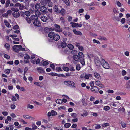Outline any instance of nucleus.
<instances>
[{"label": "nucleus", "instance_id": "35", "mask_svg": "<svg viewBox=\"0 0 130 130\" xmlns=\"http://www.w3.org/2000/svg\"><path fill=\"white\" fill-rule=\"evenodd\" d=\"M27 107L31 109H32L34 108V106L32 105L28 104L27 105Z\"/></svg>", "mask_w": 130, "mask_h": 130}, {"label": "nucleus", "instance_id": "49", "mask_svg": "<svg viewBox=\"0 0 130 130\" xmlns=\"http://www.w3.org/2000/svg\"><path fill=\"white\" fill-rule=\"evenodd\" d=\"M30 58V57L29 55H25L24 57V59H27V60H29Z\"/></svg>", "mask_w": 130, "mask_h": 130}, {"label": "nucleus", "instance_id": "55", "mask_svg": "<svg viewBox=\"0 0 130 130\" xmlns=\"http://www.w3.org/2000/svg\"><path fill=\"white\" fill-rule=\"evenodd\" d=\"M4 57L5 58H6L7 59H9L10 58V57L9 55L6 54H4Z\"/></svg>", "mask_w": 130, "mask_h": 130}, {"label": "nucleus", "instance_id": "44", "mask_svg": "<svg viewBox=\"0 0 130 130\" xmlns=\"http://www.w3.org/2000/svg\"><path fill=\"white\" fill-rule=\"evenodd\" d=\"M63 68L64 70L66 71H68L69 70V69L68 67H63Z\"/></svg>", "mask_w": 130, "mask_h": 130}, {"label": "nucleus", "instance_id": "39", "mask_svg": "<svg viewBox=\"0 0 130 130\" xmlns=\"http://www.w3.org/2000/svg\"><path fill=\"white\" fill-rule=\"evenodd\" d=\"M109 125L108 123H104L102 125V126L103 127H105L107 126H108Z\"/></svg>", "mask_w": 130, "mask_h": 130}, {"label": "nucleus", "instance_id": "25", "mask_svg": "<svg viewBox=\"0 0 130 130\" xmlns=\"http://www.w3.org/2000/svg\"><path fill=\"white\" fill-rule=\"evenodd\" d=\"M68 47L70 49L72 50L74 48V46L72 44H70L68 45Z\"/></svg>", "mask_w": 130, "mask_h": 130}, {"label": "nucleus", "instance_id": "48", "mask_svg": "<svg viewBox=\"0 0 130 130\" xmlns=\"http://www.w3.org/2000/svg\"><path fill=\"white\" fill-rule=\"evenodd\" d=\"M48 62L46 61H44L42 63V65L43 66H46L48 64Z\"/></svg>", "mask_w": 130, "mask_h": 130}, {"label": "nucleus", "instance_id": "9", "mask_svg": "<svg viewBox=\"0 0 130 130\" xmlns=\"http://www.w3.org/2000/svg\"><path fill=\"white\" fill-rule=\"evenodd\" d=\"M54 11L57 13H60V10L58 9V6L57 5H55L54 7Z\"/></svg>", "mask_w": 130, "mask_h": 130}, {"label": "nucleus", "instance_id": "37", "mask_svg": "<svg viewBox=\"0 0 130 130\" xmlns=\"http://www.w3.org/2000/svg\"><path fill=\"white\" fill-rule=\"evenodd\" d=\"M104 109L105 111H108L110 109V108L109 106H106L104 107Z\"/></svg>", "mask_w": 130, "mask_h": 130}, {"label": "nucleus", "instance_id": "47", "mask_svg": "<svg viewBox=\"0 0 130 130\" xmlns=\"http://www.w3.org/2000/svg\"><path fill=\"white\" fill-rule=\"evenodd\" d=\"M32 130H34L37 128V127L34 124H32Z\"/></svg>", "mask_w": 130, "mask_h": 130}, {"label": "nucleus", "instance_id": "26", "mask_svg": "<svg viewBox=\"0 0 130 130\" xmlns=\"http://www.w3.org/2000/svg\"><path fill=\"white\" fill-rule=\"evenodd\" d=\"M121 124L122 127L123 128H124L126 127V123L123 121H121Z\"/></svg>", "mask_w": 130, "mask_h": 130}, {"label": "nucleus", "instance_id": "28", "mask_svg": "<svg viewBox=\"0 0 130 130\" xmlns=\"http://www.w3.org/2000/svg\"><path fill=\"white\" fill-rule=\"evenodd\" d=\"M71 124L70 123H66L64 125V127L66 128H69L71 126Z\"/></svg>", "mask_w": 130, "mask_h": 130}, {"label": "nucleus", "instance_id": "36", "mask_svg": "<svg viewBox=\"0 0 130 130\" xmlns=\"http://www.w3.org/2000/svg\"><path fill=\"white\" fill-rule=\"evenodd\" d=\"M25 14L27 16H29L30 15V12L28 11H25Z\"/></svg>", "mask_w": 130, "mask_h": 130}, {"label": "nucleus", "instance_id": "24", "mask_svg": "<svg viewBox=\"0 0 130 130\" xmlns=\"http://www.w3.org/2000/svg\"><path fill=\"white\" fill-rule=\"evenodd\" d=\"M70 23L71 24H72L71 26L72 27H77V23L71 22H70Z\"/></svg>", "mask_w": 130, "mask_h": 130}, {"label": "nucleus", "instance_id": "45", "mask_svg": "<svg viewBox=\"0 0 130 130\" xmlns=\"http://www.w3.org/2000/svg\"><path fill=\"white\" fill-rule=\"evenodd\" d=\"M60 12L62 15H63L65 12V10L64 9L62 8L60 11Z\"/></svg>", "mask_w": 130, "mask_h": 130}, {"label": "nucleus", "instance_id": "58", "mask_svg": "<svg viewBox=\"0 0 130 130\" xmlns=\"http://www.w3.org/2000/svg\"><path fill=\"white\" fill-rule=\"evenodd\" d=\"M19 26L18 25H16L13 26V29H18Z\"/></svg>", "mask_w": 130, "mask_h": 130}, {"label": "nucleus", "instance_id": "3", "mask_svg": "<svg viewBox=\"0 0 130 130\" xmlns=\"http://www.w3.org/2000/svg\"><path fill=\"white\" fill-rule=\"evenodd\" d=\"M101 64L102 66L105 69H108L110 68L109 65L108 63L105 61L104 59H102L101 60Z\"/></svg>", "mask_w": 130, "mask_h": 130}, {"label": "nucleus", "instance_id": "52", "mask_svg": "<svg viewBox=\"0 0 130 130\" xmlns=\"http://www.w3.org/2000/svg\"><path fill=\"white\" fill-rule=\"evenodd\" d=\"M64 2L68 6H69L70 4L69 2V0H65Z\"/></svg>", "mask_w": 130, "mask_h": 130}, {"label": "nucleus", "instance_id": "21", "mask_svg": "<svg viewBox=\"0 0 130 130\" xmlns=\"http://www.w3.org/2000/svg\"><path fill=\"white\" fill-rule=\"evenodd\" d=\"M67 45V44L66 42L63 41L62 42L61 44V46L63 48L65 47Z\"/></svg>", "mask_w": 130, "mask_h": 130}, {"label": "nucleus", "instance_id": "30", "mask_svg": "<svg viewBox=\"0 0 130 130\" xmlns=\"http://www.w3.org/2000/svg\"><path fill=\"white\" fill-rule=\"evenodd\" d=\"M48 74L53 76H57V74L55 73L52 72L48 73Z\"/></svg>", "mask_w": 130, "mask_h": 130}, {"label": "nucleus", "instance_id": "42", "mask_svg": "<svg viewBox=\"0 0 130 130\" xmlns=\"http://www.w3.org/2000/svg\"><path fill=\"white\" fill-rule=\"evenodd\" d=\"M51 115L52 116H53L56 115L57 114V113L54 110H52L51 111Z\"/></svg>", "mask_w": 130, "mask_h": 130}, {"label": "nucleus", "instance_id": "57", "mask_svg": "<svg viewBox=\"0 0 130 130\" xmlns=\"http://www.w3.org/2000/svg\"><path fill=\"white\" fill-rule=\"evenodd\" d=\"M71 115L74 118H75L77 116V114L75 113H72Z\"/></svg>", "mask_w": 130, "mask_h": 130}, {"label": "nucleus", "instance_id": "16", "mask_svg": "<svg viewBox=\"0 0 130 130\" xmlns=\"http://www.w3.org/2000/svg\"><path fill=\"white\" fill-rule=\"evenodd\" d=\"M37 69L38 71H39L41 73H44L45 72L43 68L42 67H38L37 68Z\"/></svg>", "mask_w": 130, "mask_h": 130}, {"label": "nucleus", "instance_id": "8", "mask_svg": "<svg viewBox=\"0 0 130 130\" xmlns=\"http://www.w3.org/2000/svg\"><path fill=\"white\" fill-rule=\"evenodd\" d=\"M18 10L16 11H14L12 13V15L15 18H18L20 16V14Z\"/></svg>", "mask_w": 130, "mask_h": 130}, {"label": "nucleus", "instance_id": "64", "mask_svg": "<svg viewBox=\"0 0 130 130\" xmlns=\"http://www.w3.org/2000/svg\"><path fill=\"white\" fill-rule=\"evenodd\" d=\"M126 87L127 88H130V83L128 82L126 84Z\"/></svg>", "mask_w": 130, "mask_h": 130}, {"label": "nucleus", "instance_id": "19", "mask_svg": "<svg viewBox=\"0 0 130 130\" xmlns=\"http://www.w3.org/2000/svg\"><path fill=\"white\" fill-rule=\"evenodd\" d=\"M35 7L36 9H39L41 7L40 4L39 3H37L35 5Z\"/></svg>", "mask_w": 130, "mask_h": 130}, {"label": "nucleus", "instance_id": "23", "mask_svg": "<svg viewBox=\"0 0 130 130\" xmlns=\"http://www.w3.org/2000/svg\"><path fill=\"white\" fill-rule=\"evenodd\" d=\"M25 19L27 22L29 24H30L31 23V20L30 18L29 17H26L25 18Z\"/></svg>", "mask_w": 130, "mask_h": 130}, {"label": "nucleus", "instance_id": "43", "mask_svg": "<svg viewBox=\"0 0 130 130\" xmlns=\"http://www.w3.org/2000/svg\"><path fill=\"white\" fill-rule=\"evenodd\" d=\"M88 114V113L87 111L84 112V113L83 114H81L80 116H86Z\"/></svg>", "mask_w": 130, "mask_h": 130}, {"label": "nucleus", "instance_id": "33", "mask_svg": "<svg viewBox=\"0 0 130 130\" xmlns=\"http://www.w3.org/2000/svg\"><path fill=\"white\" fill-rule=\"evenodd\" d=\"M44 30L45 32L48 33L50 32L49 28L47 27H45L44 29Z\"/></svg>", "mask_w": 130, "mask_h": 130}, {"label": "nucleus", "instance_id": "62", "mask_svg": "<svg viewBox=\"0 0 130 130\" xmlns=\"http://www.w3.org/2000/svg\"><path fill=\"white\" fill-rule=\"evenodd\" d=\"M50 67L53 69V70H54L55 69V66L54 64H50Z\"/></svg>", "mask_w": 130, "mask_h": 130}, {"label": "nucleus", "instance_id": "53", "mask_svg": "<svg viewBox=\"0 0 130 130\" xmlns=\"http://www.w3.org/2000/svg\"><path fill=\"white\" fill-rule=\"evenodd\" d=\"M94 82L93 81H92L90 83V85L92 87H93L94 86Z\"/></svg>", "mask_w": 130, "mask_h": 130}, {"label": "nucleus", "instance_id": "63", "mask_svg": "<svg viewBox=\"0 0 130 130\" xmlns=\"http://www.w3.org/2000/svg\"><path fill=\"white\" fill-rule=\"evenodd\" d=\"M126 71L124 70H123L122 71V74L123 76H124L126 74Z\"/></svg>", "mask_w": 130, "mask_h": 130}, {"label": "nucleus", "instance_id": "17", "mask_svg": "<svg viewBox=\"0 0 130 130\" xmlns=\"http://www.w3.org/2000/svg\"><path fill=\"white\" fill-rule=\"evenodd\" d=\"M41 19L42 21L43 22H46L47 20V18L44 16H42L41 17Z\"/></svg>", "mask_w": 130, "mask_h": 130}, {"label": "nucleus", "instance_id": "38", "mask_svg": "<svg viewBox=\"0 0 130 130\" xmlns=\"http://www.w3.org/2000/svg\"><path fill=\"white\" fill-rule=\"evenodd\" d=\"M71 54L73 55H76L77 54V51L75 50H73L71 51Z\"/></svg>", "mask_w": 130, "mask_h": 130}, {"label": "nucleus", "instance_id": "12", "mask_svg": "<svg viewBox=\"0 0 130 130\" xmlns=\"http://www.w3.org/2000/svg\"><path fill=\"white\" fill-rule=\"evenodd\" d=\"M60 38V36L56 34H54L53 37V39L55 41H57Z\"/></svg>", "mask_w": 130, "mask_h": 130}, {"label": "nucleus", "instance_id": "4", "mask_svg": "<svg viewBox=\"0 0 130 130\" xmlns=\"http://www.w3.org/2000/svg\"><path fill=\"white\" fill-rule=\"evenodd\" d=\"M64 83L67 86H69L71 87H75V83L71 81H65L64 82Z\"/></svg>", "mask_w": 130, "mask_h": 130}, {"label": "nucleus", "instance_id": "7", "mask_svg": "<svg viewBox=\"0 0 130 130\" xmlns=\"http://www.w3.org/2000/svg\"><path fill=\"white\" fill-rule=\"evenodd\" d=\"M40 10L42 12L43 14H46L47 13V8L45 6H43L41 7L40 8Z\"/></svg>", "mask_w": 130, "mask_h": 130}, {"label": "nucleus", "instance_id": "10", "mask_svg": "<svg viewBox=\"0 0 130 130\" xmlns=\"http://www.w3.org/2000/svg\"><path fill=\"white\" fill-rule=\"evenodd\" d=\"M72 58L73 59L76 61H80V60L79 58L78 57V56L76 55H74L72 57Z\"/></svg>", "mask_w": 130, "mask_h": 130}, {"label": "nucleus", "instance_id": "34", "mask_svg": "<svg viewBox=\"0 0 130 130\" xmlns=\"http://www.w3.org/2000/svg\"><path fill=\"white\" fill-rule=\"evenodd\" d=\"M10 3L9 0H7L5 6L6 7H8Z\"/></svg>", "mask_w": 130, "mask_h": 130}, {"label": "nucleus", "instance_id": "1", "mask_svg": "<svg viewBox=\"0 0 130 130\" xmlns=\"http://www.w3.org/2000/svg\"><path fill=\"white\" fill-rule=\"evenodd\" d=\"M14 50L16 52H18L20 51H25V48H22V46L20 45H15L13 47Z\"/></svg>", "mask_w": 130, "mask_h": 130}, {"label": "nucleus", "instance_id": "41", "mask_svg": "<svg viewBox=\"0 0 130 130\" xmlns=\"http://www.w3.org/2000/svg\"><path fill=\"white\" fill-rule=\"evenodd\" d=\"M93 42L94 43H96L97 44H100V42L99 41H98L97 40L95 39H94L93 40Z\"/></svg>", "mask_w": 130, "mask_h": 130}, {"label": "nucleus", "instance_id": "54", "mask_svg": "<svg viewBox=\"0 0 130 130\" xmlns=\"http://www.w3.org/2000/svg\"><path fill=\"white\" fill-rule=\"evenodd\" d=\"M101 128V126L100 125L98 124L96 125L95 126V128L96 129H100Z\"/></svg>", "mask_w": 130, "mask_h": 130}, {"label": "nucleus", "instance_id": "13", "mask_svg": "<svg viewBox=\"0 0 130 130\" xmlns=\"http://www.w3.org/2000/svg\"><path fill=\"white\" fill-rule=\"evenodd\" d=\"M97 86H99L101 88H103L104 87V85L101 83V82L99 81H97L95 82Z\"/></svg>", "mask_w": 130, "mask_h": 130}, {"label": "nucleus", "instance_id": "59", "mask_svg": "<svg viewBox=\"0 0 130 130\" xmlns=\"http://www.w3.org/2000/svg\"><path fill=\"white\" fill-rule=\"evenodd\" d=\"M113 18L114 20L118 21L119 20H118L119 19V18L118 17H116V16H114V17H113Z\"/></svg>", "mask_w": 130, "mask_h": 130}, {"label": "nucleus", "instance_id": "2", "mask_svg": "<svg viewBox=\"0 0 130 130\" xmlns=\"http://www.w3.org/2000/svg\"><path fill=\"white\" fill-rule=\"evenodd\" d=\"M78 57L80 60V62L81 64L83 65H84L85 64V61L84 60L83 54L82 52H79L78 53Z\"/></svg>", "mask_w": 130, "mask_h": 130}, {"label": "nucleus", "instance_id": "46", "mask_svg": "<svg viewBox=\"0 0 130 130\" xmlns=\"http://www.w3.org/2000/svg\"><path fill=\"white\" fill-rule=\"evenodd\" d=\"M12 11L11 10H9L7 12V15H11L12 13Z\"/></svg>", "mask_w": 130, "mask_h": 130}, {"label": "nucleus", "instance_id": "11", "mask_svg": "<svg viewBox=\"0 0 130 130\" xmlns=\"http://www.w3.org/2000/svg\"><path fill=\"white\" fill-rule=\"evenodd\" d=\"M33 23L34 25L36 26H39L40 25V22L35 19L33 22Z\"/></svg>", "mask_w": 130, "mask_h": 130}, {"label": "nucleus", "instance_id": "32", "mask_svg": "<svg viewBox=\"0 0 130 130\" xmlns=\"http://www.w3.org/2000/svg\"><path fill=\"white\" fill-rule=\"evenodd\" d=\"M56 102L59 104H61L62 103V101L61 99H58L56 100Z\"/></svg>", "mask_w": 130, "mask_h": 130}, {"label": "nucleus", "instance_id": "5", "mask_svg": "<svg viewBox=\"0 0 130 130\" xmlns=\"http://www.w3.org/2000/svg\"><path fill=\"white\" fill-rule=\"evenodd\" d=\"M95 63L96 66H100L101 63V61H100L99 58L98 57H95L94 59Z\"/></svg>", "mask_w": 130, "mask_h": 130}, {"label": "nucleus", "instance_id": "14", "mask_svg": "<svg viewBox=\"0 0 130 130\" xmlns=\"http://www.w3.org/2000/svg\"><path fill=\"white\" fill-rule=\"evenodd\" d=\"M73 32L74 34L76 35H79L81 36L82 35V34L81 32L80 31H77L75 29H74L73 30Z\"/></svg>", "mask_w": 130, "mask_h": 130}, {"label": "nucleus", "instance_id": "22", "mask_svg": "<svg viewBox=\"0 0 130 130\" xmlns=\"http://www.w3.org/2000/svg\"><path fill=\"white\" fill-rule=\"evenodd\" d=\"M4 22L5 24L6 25V26L8 27H11L10 24L6 20H5L4 21Z\"/></svg>", "mask_w": 130, "mask_h": 130}, {"label": "nucleus", "instance_id": "29", "mask_svg": "<svg viewBox=\"0 0 130 130\" xmlns=\"http://www.w3.org/2000/svg\"><path fill=\"white\" fill-rule=\"evenodd\" d=\"M81 68L80 65L79 64H77L76 66V69L77 70H79Z\"/></svg>", "mask_w": 130, "mask_h": 130}, {"label": "nucleus", "instance_id": "40", "mask_svg": "<svg viewBox=\"0 0 130 130\" xmlns=\"http://www.w3.org/2000/svg\"><path fill=\"white\" fill-rule=\"evenodd\" d=\"M99 38L100 39L103 40L105 41L107 40V39L105 37L103 36H100L99 37Z\"/></svg>", "mask_w": 130, "mask_h": 130}, {"label": "nucleus", "instance_id": "27", "mask_svg": "<svg viewBox=\"0 0 130 130\" xmlns=\"http://www.w3.org/2000/svg\"><path fill=\"white\" fill-rule=\"evenodd\" d=\"M34 84L36 85H37V86H40V87H42V84L40 83H39V82H35L34 83Z\"/></svg>", "mask_w": 130, "mask_h": 130}, {"label": "nucleus", "instance_id": "60", "mask_svg": "<svg viewBox=\"0 0 130 130\" xmlns=\"http://www.w3.org/2000/svg\"><path fill=\"white\" fill-rule=\"evenodd\" d=\"M124 54L126 56H128L129 55V53L128 51H127L125 52Z\"/></svg>", "mask_w": 130, "mask_h": 130}, {"label": "nucleus", "instance_id": "18", "mask_svg": "<svg viewBox=\"0 0 130 130\" xmlns=\"http://www.w3.org/2000/svg\"><path fill=\"white\" fill-rule=\"evenodd\" d=\"M95 77L98 79H99L101 78V77L99 74L97 73H95L94 74Z\"/></svg>", "mask_w": 130, "mask_h": 130}, {"label": "nucleus", "instance_id": "6", "mask_svg": "<svg viewBox=\"0 0 130 130\" xmlns=\"http://www.w3.org/2000/svg\"><path fill=\"white\" fill-rule=\"evenodd\" d=\"M54 26L55 28V31L58 32H61L62 31V29L60 28V26L59 25L55 24L54 25Z\"/></svg>", "mask_w": 130, "mask_h": 130}, {"label": "nucleus", "instance_id": "15", "mask_svg": "<svg viewBox=\"0 0 130 130\" xmlns=\"http://www.w3.org/2000/svg\"><path fill=\"white\" fill-rule=\"evenodd\" d=\"M40 2L41 5L44 6L47 5L48 2L46 0H41Z\"/></svg>", "mask_w": 130, "mask_h": 130}, {"label": "nucleus", "instance_id": "61", "mask_svg": "<svg viewBox=\"0 0 130 130\" xmlns=\"http://www.w3.org/2000/svg\"><path fill=\"white\" fill-rule=\"evenodd\" d=\"M24 8V6L23 5H21L19 7V9L20 10H23Z\"/></svg>", "mask_w": 130, "mask_h": 130}, {"label": "nucleus", "instance_id": "51", "mask_svg": "<svg viewBox=\"0 0 130 130\" xmlns=\"http://www.w3.org/2000/svg\"><path fill=\"white\" fill-rule=\"evenodd\" d=\"M56 70L58 72H59L60 71L62 70L60 67H56Z\"/></svg>", "mask_w": 130, "mask_h": 130}, {"label": "nucleus", "instance_id": "56", "mask_svg": "<svg viewBox=\"0 0 130 130\" xmlns=\"http://www.w3.org/2000/svg\"><path fill=\"white\" fill-rule=\"evenodd\" d=\"M10 107L11 109H15L16 107V106L15 105L11 104Z\"/></svg>", "mask_w": 130, "mask_h": 130}, {"label": "nucleus", "instance_id": "31", "mask_svg": "<svg viewBox=\"0 0 130 130\" xmlns=\"http://www.w3.org/2000/svg\"><path fill=\"white\" fill-rule=\"evenodd\" d=\"M23 117L25 119H30V118H31V117L28 115H23Z\"/></svg>", "mask_w": 130, "mask_h": 130}, {"label": "nucleus", "instance_id": "20", "mask_svg": "<svg viewBox=\"0 0 130 130\" xmlns=\"http://www.w3.org/2000/svg\"><path fill=\"white\" fill-rule=\"evenodd\" d=\"M55 34V33L54 32H50L48 35V36L50 38L53 37Z\"/></svg>", "mask_w": 130, "mask_h": 130}, {"label": "nucleus", "instance_id": "50", "mask_svg": "<svg viewBox=\"0 0 130 130\" xmlns=\"http://www.w3.org/2000/svg\"><path fill=\"white\" fill-rule=\"evenodd\" d=\"M10 69H7L5 70V73L7 74H9L10 72Z\"/></svg>", "mask_w": 130, "mask_h": 130}]
</instances>
